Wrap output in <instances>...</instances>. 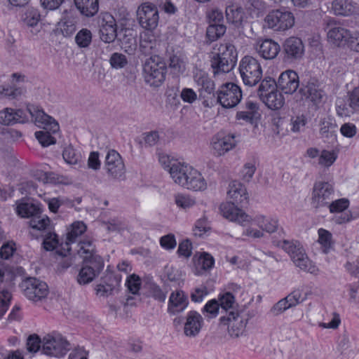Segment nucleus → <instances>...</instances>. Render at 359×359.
I'll return each instance as SVG.
<instances>
[{"label":"nucleus","instance_id":"1","mask_svg":"<svg viewBox=\"0 0 359 359\" xmlns=\"http://www.w3.org/2000/svg\"><path fill=\"white\" fill-rule=\"evenodd\" d=\"M220 211L224 217L242 226H247L252 223L257 225L259 229L249 226L243 232V236L254 239L263 238L264 232L274 233L278 228V219L276 217L262 214L252 217L231 203H222L220 205Z\"/></svg>","mask_w":359,"mask_h":359},{"label":"nucleus","instance_id":"2","mask_svg":"<svg viewBox=\"0 0 359 359\" xmlns=\"http://www.w3.org/2000/svg\"><path fill=\"white\" fill-rule=\"evenodd\" d=\"M172 167L170 176L175 184L194 191L203 190L206 188L204 178L192 166L180 161L175 163Z\"/></svg>","mask_w":359,"mask_h":359},{"label":"nucleus","instance_id":"3","mask_svg":"<svg viewBox=\"0 0 359 359\" xmlns=\"http://www.w3.org/2000/svg\"><path fill=\"white\" fill-rule=\"evenodd\" d=\"M210 60L214 76L229 72L237 61V53L234 46L226 42L217 44L213 49Z\"/></svg>","mask_w":359,"mask_h":359},{"label":"nucleus","instance_id":"4","mask_svg":"<svg viewBox=\"0 0 359 359\" xmlns=\"http://www.w3.org/2000/svg\"><path fill=\"white\" fill-rule=\"evenodd\" d=\"M278 246L290 256L296 266L306 271L313 272L311 262L299 241L283 240L278 242Z\"/></svg>","mask_w":359,"mask_h":359},{"label":"nucleus","instance_id":"5","mask_svg":"<svg viewBox=\"0 0 359 359\" xmlns=\"http://www.w3.org/2000/svg\"><path fill=\"white\" fill-rule=\"evenodd\" d=\"M239 72L245 85L254 86L262 78V69L259 61L249 55L243 57L239 64Z\"/></svg>","mask_w":359,"mask_h":359},{"label":"nucleus","instance_id":"6","mask_svg":"<svg viewBox=\"0 0 359 359\" xmlns=\"http://www.w3.org/2000/svg\"><path fill=\"white\" fill-rule=\"evenodd\" d=\"M144 81L151 86L158 87L165 79L166 67L159 58L150 57L143 67Z\"/></svg>","mask_w":359,"mask_h":359},{"label":"nucleus","instance_id":"7","mask_svg":"<svg viewBox=\"0 0 359 359\" xmlns=\"http://www.w3.org/2000/svg\"><path fill=\"white\" fill-rule=\"evenodd\" d=\"M264 27L274 32H285L294 25V17L292 13L279 9L269 12L264 20Z\"/></svg>","mask_w":359,"mask_h":359},{"label":"nucleus","instance_id":"8","mask_svg":"<svg viewBox=\"0 0 359 359\" xmlns=\"http://www.w3.org/2000/svg\"><path fill=\"white\" fill-rule=\"evenodd\" d=\"M248 320V314L244 311H229L220 318L221 323L228 326L229 334L232 337H238L243 334Z\"/></svg>","mask_w":359,"mask_h":359},{"label":"nucleus","instance_id":"9","mask_svg":"<svg viewBox=\"0 0 359 359\" xmlns=\"http://www.w3.org/2000/svg\"><path fill=\"white\" fill-rule=\"evenodd\" d=\"M216 94L217 102L226 109L233 108L242 99L241 88L233 83L222 85Z\"/></svg>","mask_w":359,"mask_h":359},{"label":"nucleus","instance_id":"10","mask_svg":"<svg viewBox=\"0 0 359 359\" xmlns=\"http://www.w3.org/2000/svg\"><path fill=\"white\" fill-rule=\"evenodd\" d=\"M334 189L333 185L327 182L318 181L313 184L311 204L315 208L326 207L333 200Z\"/></svg>","mask_w":359,"mask_h":359},{"label":"nucleus","instance_id":"11","mask_svg":"<svg viewBox=\"0 0 359 359\" xmlns=\"http://www.w3.org/2000/svg\"><path fill=\"white\" fill-rule=\"evenodd\" d=\"M137 18L143 29L148 31L155 29L159 22L157 7L148 2L142 4L137 10Z\"/></svg>","mask_w":359,"mask_h":359},{"label":"nucleus","instance_id":"12","mask_svg":"<svg viewBox=\"0 0 359 359\" xmlns=\"http://www.w3.org/2000/svg\"><path fill=\"white\" fill-rule=\"evenodd\" d=\"M69 350V344L60 335L48 334L43 338L41 351L43 354L60 358Z\"/></svg>","mask_w":359,"mask_h":359},{"label":"nucleus","instance_id":"13","mask_svg":"<svg viewBox=\"0 0 359 359\" xmlns=\"http://www.w3.org/2000/svg\"><path fill=\"white\" fill-rule=\"evenodd\" d=\"M21 287L24 295L35 302L45 299L49 292L48 285L36 278H27L22 283Z\"/></svg>","mask_w":359,"mask_h":359},{"label":"nucleus","instance_id":"14","mask_svg":"<svg viewBox=\"0 0 359 359\" xmlns=\"http://www.w3.org/2000/svg\"><path fill=\"white\" fill-rule=\"evenodd\" d=\"M104 267L101 257H94L93 259L83 261V264L77 276V282L80 285H86L92 282L97 276Z\"/></svg>","mask_w":359,"mask_h":359},{"label":"nucleus","instance_id":"15","mask_svg":"<svg viewBox=\"0 0 359 359\" xmlns=\"http://www.w3.org/2000/svg\"><path fill=\"white\" fill-rule=\"evenodd\" d=\"M104 169L109 177L113 180L124 177L126 168L121 155L115 150H109L106 156Z\"/></svg>","mask_w":359,"mask_h":359},{"label":"nucleus","instance_id":"16","mask_svg":"<svg viewBox=\"0 0 359 359\" xmlns=\"http://www.w3.org/2000/svg\"><path fill=\"white\" fill-rule=\"evenodd\" d=\"M27 115L32 117L34 123L39 128L57 133L60 130L57 122L46 114L42 109L34 105L28 106L26 110Z\"/></svg>","mask_w":359,"mask_h":359},{"label":"nucleus","instance_id":"17","mask_svg":"<svg viewBox=\"0 0 359 359\" xmlns=\"http://www.w3.org/2000/svg\"><path fill=\"white\" fill-rule=\"evenodd\" d=\"M236 145L233 135H225L218 133L210 140V149L212 153L217 156L224 155L226 152L233 149Z\"/></svg>","mask_w":359,"mask_h":359},{"label":"nucleus","instance_id":"18","mask_svg":"<svg viewBox=\"0 0 359 359\" xmlns=\"http://www.w3.org/2000/svg\"><path fill=\"white\" fill-rule=\"evenodd\" d=\"M100 39L105 43L113 42L116 38V23L109 13L103 14L100 25Z\"/></svg>","mask_w":359,"mask_h":359},{"label":"nucleus","instance_id":"19","mask_svg":"<svg viewBox=\"0 0 359 359\" xmlns=\"http://www.w3.org/2000/svg\"><path fill=\"white\" fill-rule=\"evenodd\" d=\"M189 305V299L184 291L175 290L171 292L168 302V313L175 316L183 312Z\"/></svg>","mask_w":359,"mask_h":359},{"label":"nucleus","instance_id":"20","mask_svg":"<svg viewBox=\"0 0 359 359\" xmlns=\"http://www.w3.org/2000/svg\"><path fill=\"white\" fill-rule=\"evenodd\" d=\"M203 318L202 316L196 311H190L185 317L184 324V333L187 337H196L203 325Z\"/></svg>","mask_w":359,"mask_h":359},{"label":"nucleus","instance_id":"21","mask_svg":"<svg viewBox=\"0 0 359 359\" xmlns=\"http://www.w3.org/2000/svg\"><path fill=\"white\" fill-rule=\"evenodd\" d=\"M276 86L285 94H292L299 86L297 74L292 70H287L280 75Z\"/></svg>","mask_w":359,"mask_h":359},{"label":"nucleus","instance_id":"22","mask_svg":"<svg viewBox=\"0 0 359 359\" xmlns=\"http://www.w3.org/2000/svg\"><path fill=\"white\" fill-rule=\"evenodd\" d=\"M349 206V201L343 198L337 200H332L327 207L331 213H340V215H336L334 221L337 224H343L349 222L351 219V215L349 212H344Z\"/></svg>","mask_w":359,"mask_h":359},{"label":"nucleus","instance_id":"23","mask_svg":"<svg viewBox=\"0 0 359 359\" xmlns=\"http://www.w3.org/2000/svg\"><path fill=\"white\" fill-rule=\"evenodd\" d=\"M255 48L260 57L265 60H272L276 57L280 52L279 44L272 39L258 40Z\"/></svg>","mask_w":359,"mask_h":359},{"label":"nucleus","instance_id":"24","mask_svg":"<svg viewBox=\"0 0 359 359\" xmlns=\"http://www.w3.org/2000/svg\"><path fill=\"white\" fill-rule=\"evenodd\" d=\"M29 120L26 111L6 108L0 111V123L5 126L24 123Z\"/></svg>","mask_w":359,"mask_h":359},{"label":"nucleus","instance_id":"25","mask_svg":"<svg viewBox=\"0 0 359 359\" xmlns=\"http://www.w3.org/2000/svg\"><path fill=\"white\" fill-rule=\"evenodd\" d=\"M228 196L232 201L226 203H231L235 207V203L238 205H246L248 203V194L244 185L241 183L234 181L229 184V189L228 191Z\"/></svg>","mask_w":359,"mask_h":359},{"label":"nucleus","instance_id":"26","mask_svg":"<svg viewBox=\"0 0 359 359\" xmlns=\"http://www.w3.org/2000/svg\"><path fill=\"white\" fill-rule=\"evenodd\" d=\"M283 50L288 59L298 60L303 56L304 46L299 38L292 36L285 40Z\"/></svg>","mask_w":359,"mask_h":359},{"label":"nucleus","instance_id":"27","mask_svg":"<svg viewBox=\"0 0 359 359\" xmlns=\"http://www.w3.org/2000/svg\"><path fill=\"white\" fill-rule=\"evenodd\" d=\"M86 230V226L83 222H75L67 230L66 240L65 242V248L64 250L65 252H60L62 256H66L67 253L71 250L69 245L72 243L77 242L78 238L81 236Z\"/></svg>","mask_w":359,"mask_h":359},{"label":"nucleus","instance_id":"28","mask_svg":"<svg viewBox=\"0 0 359 359\" xmlns=\"http://www.w3.org/2000/svg\"><path fill=\"white\" fill-rule=\"evenodd\" d=\"M327 39L333 44L340 46L344 42L353 43L355 37L352 36L349 30L341 26H334L329 29Z\"/></svg>","mask_w":359,"mask_h":359},{"label":"nucleus","instance_id":"29","mask_svg":"<svg viewBox=\"0 0 359 359\" xmlns=\"http://www.w3.org/2000/svg\"><path fill=\"white\" fill-rule=\"evenodd\" d=\"M300 93L306 99H309L316 104L320 102L324 96L318 81L314 79H310L305 86L301 88Z\"/></svg>","mask_w":359,"mask_h":359},{"label":"nucleus","instance_id":"30","mask_svg":"<svg viewBox=\"0 0 359 359\" xmlns=\"http://www.w3.org/2000/svg\"><path fill=\"white\" fill-rule=\"evenodd\" d=\"M259 97L265 104L271 109H280L285 103V99L282 93L276 88L271 89L266 93H261Z\"/></svg>","mask_w":359,"mask_h":359},{"label":"nucleus","instance_id":"31","mask_svg":"<svg viewBox=\"0 0 359 359\" xmlns=\"http://www.w3.org/2000/svg\"><path fill=\"white\" fill-rule=\"evenodd\" d=\"M75 250L78 255L83 259V261L93 259L94 257H100L95 253V245L93 241L88 238L79 241Z\"/></svg>","mask_w":359,"mask_h":359},{"label":"nucleus","instance_id":"32","mask_svg":"<svg viewBox=\"0 0 359 359\" xmlns=\"http://www.w3.org/2000/svg\"><path fill=\"white\" fill-rule=\"evenodd\" d=\"M355 6L353 0H333L331 8L337 15L348 16L355 12Z\"/></svg>","mask_w":359,"mask_h":359},{"label":"nucleus","instance_id":"33","mask_svg":"<svg viewBox=\"0 0 359 359\" xmlns=\"http://www.w3.org/2000/svg\"><path fill=\"white\" fill-rule=\"evenodd\" d=\"M76 8L86 17L94 16L99 10V0H74Z\"/></svg>","mask_w":359,"mask_h":359},{"label":"nucleus","instance_id":"34","mask_svg":"<svg viewBox=\"0 0 359 359\" xmlns=\"http://www.w3.org/2000/svg\"><path fill=\"white\" fill-rule=\"evenodd\" d=\"M17 214L21 217H33L36 215L41 213L40 208L38 205L20 200L16 202Z\"/></svg>","mask_w":359,"mask_h":359},{"label":"nucleus","instance_id":"35","mask_svg":"<svg viewBox=\"0 0 359 359\" xmlns=\"http://www.w3.org/2000/svg\"><path fill=\"white\" fill-rule=\"evenodd\" d=\"M225 13L227 21L236 27L241 25L245 18V12L243 8L236 4L227 6Z\"/></svg>","mask_w":359,"mask_h":359},{"label":"nucleus","instance_id":"36","mask_svg":"<svg viewBox=\"0 0 359 359\" xmlns=\"http://www.w3.org/2000/svg\"><path fill=\"white\" fill-rule=\"evenodd\" d=\"M245 111L237 112L236 118L237 119L251 121L258 114L259 104L257 102L248 99L245 102Z\"/></svg>","mask_w":359,"mask_h":359},{"label":"nucleus","instance_id":"37","mask_svg":"<svg viewBox=\"0 0 359 359\" xmlns=\"http://www.w3.org/2000/svg\"><path fill=\"white\" fill-rule=\"evenodd\" d=\"M187 62L186 56L177 52L170 57L169 67L174 74H180L184 72Z\"/></svg>","mask_w":359,"mask_h":359},{"label":"nucleus","instance_id":"38","mask_svg":"<svg viewBox=\"0 0 359 359\" xmlns=\"http://www.w3.org/2000/svg\"><path fill=\"white\" fill-rule=\"evenodd\" d=\"M194 81L208 93H211L215 88L214 82L209 78L208 74L202 70H197L194 76Z\"/></svg>","mask_w":359,"mask_h":359},{"label":"nucleus","instance_id":"39","mask_svg":"<svg viewBox=\"0 0 359 359\" xmlns=\"http://www.w3.org/2000/svg\"><path fill=\"white\" fill-rule=\"evenodd\" d=\"M193 260L196 266L200 267L201 269L206 271L212 268L215 264L213 257L208 252H201L196 254Z\"/></svg>","mask_w":359,"mask_h":359},{"label":"nucleus","instance_id":"40","mask_svg":"<svg viewBox=\"0 0 359 359\" xmlns=\"http://www.w3.org/2000/svg\"><path fill=\"white\" fill-rule=\"evenodd\" d=\"M318 242L320 245L323 252L328 253L330 249L333 248L334 243L332 233L329 231L320 228L318 231Z\"/></svg>","mask_w":359,"mask_h":359},{"label":"nucleus","instance_id":"41","mask_svg":"<svg viewBox=\"0 0 359 359\" xmlns=\"http://www.w3.org/2000/svg\"><path fill=\"white\" fill-rule=\"evenodd\" d=\"M174 201L175 205L182 210L189 209L194 207L196 203V199L194 197L182 193L175 194Z\"/></svg>","mask_w":359,"mask_h":359},{"label":"nucleus","instance_id":"42","mask_svg":"<svg viewBox=\"0 0 359 359\" xmlns=\"http://www.w3.org/2000/svg\"><path fill=\"white\" fill-rule=\"evenodd\" d=\"M336 128V123L332 119L325 118L320 121V134L323 138H332L335 135Z\"/></svg>","mask_w":359,"mask_h":359},{"label":"nucleus","instance_id":"43","mask_svg":"<svg viewBox=\"0 0 359 359\" xmlns=\"http://www.w3.org/2000/svg\"><path fill=\"white\" fill-rule=\"evenodd\" d=\"M226 29L223 24H210L206 30L207 38L210 41H215L224 34Z\"/></svg>","mask_w":359,"mask_h":359},{"label":"nucleus","instance_id":"44","mask_svg":"<svg viewBox=\"0 0 359 359\" xmlns=\"http://www.w3.org/2000/svg\"><path fill=\"white\" fill-rule=\"evenodd\" d=\"M62 157L67 163L76 165L80 161L81 156L72 145H68L63 150Z\"/></svg>","mask_w":359,"mask_h":359},{"label":"nucleus","instance_id":"45","mask_svg":"<svg viewBox=\"0 0 359 359\" xmlns=\"http://www.w3.org/2000/svg\"><path fill=\"white\" fill-rule=\"evenodd\" d=\"M55 133L51 130L43 129V130L36 132L35 137L39 143L45 147L55 144L56 140L52 136V134Z\"/></svg>","mask_w":359,"mask_h":359},{"label":"nucleus","instance_id":"46","mask_svg":"<svg viewBox=\"0 0 359 359\" xmlns=\"http://www.w3.org/2000/svg\"><path fill=\"white\" fill-rule=\"evenodd\" d=\"M337 154L334 151L323 150L318 158V164L329 168L337 160Z\"/></svg>","mask_w":359,"mask_h":359},{"label":"nucleus","instance_id":"47","mask_svg":"<svg viewBox=\"0 0 359 359\" xmlns=\"http://www.w3.org/2000/svg\"><path fill=\"white\" fill-rule=\"evenodd\" d=\"M218 302L219 306L226 311L227 313L229 310L235 311L234 309L236 306V303L234 297L231 292H226L221 295Z\"/></svg>","mask_w":359,"mask_h":359},{"label":"nucleus","instance_id":"48","mask_svg":"<svg viewBox=\"0 0 359 359\" xmlns=\"http://www.w3.org/2000/svg\"><path fill=\"white\" fill-rule=\"evenodd\" d=\"M75 41L80 48L89 46L92 41V33L88 29H81L76 35Z\"/></svg>","mask_w":359,"mask_h":359},{"label":"nucleus","instance_id":"49","mask_svg":"<svg viewBox=\"0 0 359 359\" xmlns=\"http://www.w3.org/2000/svg\"><path fill=\"white\" fill-rule=\"evenodd\" d=\"M50 221L47 216L36 215L29 221V226L39 231L44 230L49 226Z\"/></svg>","mask_w":359,"mask_h":359},{"label":"nucleus","instance_id":"50","mask_svg":"<svg viewBox=\"0 0 359 359\" xmlns=\"http://www.w3.org/2000/svg\"><path fill=\"white\" fill-rule=\"evenodd\" d=\"M39 20L40 14L39 11L35 8H28L24 14L23 21L27 26H36Z\"/></svg>","mask_w":359,"mask_h":359},{"label":"nucleus","instance_id":"51","mask_svg":"<svg viewBox=\"0 0 359 359\" xmlns=\"http://www.w3.org/2000/svg\"><path fill=\"white\" fill-rule=\"evenodd\" d=\"M158 161L163 168L166 170L170 175L173 168L172 165L174 166L175 163L180 162L177 159L171 158L170 156L164 153H160L158 154Z\"/></svg>","mask_w":359,"mask_h":359},{"label":"nucleus","instance_id":"52","mask_svg":"<svg viewBox=\"0 0 359 359\" xmlns=\"http://www.w3.org/2000/svg\"><path fill=\"white\" fill-rule=\"evenodd\" d=\"M109 62L113 68L121 69L127 65L128 60L124 55L119 53H114L111 55Z\"/></svg>","mask_w":359,"mask_h":359},{"label":"nucleus","instance_id":"53","mask_svg":"<svg viewBox=\"0 0 359 359\" xmlns=\"http://www.w3.org/2000/svg\"><path fill=\"white\" fill-rule=\"evenodd\" d=\"M336 111L337 114L341 117L350 116L351 114L355 111L348 105L341 100H338L336 103Z\"/></svg>","mask_w":359,"mask_h":359},{"label":"nucleus","instance_id":"54","mask_svg":"<svg viewBox=\"0 0 359 359\" xmlns=\"http://www.w3.org/2000/svg\"><path fill=\"white\" fill-rule=\"evenodd\" d=\"M207 18L210 25L222 24L224 20L223 12L217 8H213L207 13Z\"/></svg>","mask_w":359,"mask_h":359},{"label":"nucleus","instance_id":"55","mask_svg":"<svg viewBox=\"0 0 359 359\" xmlns=\"http://www.w3.org/2000/svg\"><path fill=\"white\" fill-rule=\"evenodd\" d=\"M126 284L129 291L131 293L135 294L139 292L140 289L141 280L139 276H136L135 274H133L127 278Z\"/></svg>","mask_w":359,"mask_h":359},{"label":"nucleus","instance_id":"56","mask_svg":"<svg viewBox=\"0 0 359 359\" xmlns=\"http://www.w3.org/2000/svg\"><path fill=\"white\" fill-rule=\"evenodd\" d=\"M15 244L13 241L4 243L0 248V257L4 259H10L15 251Z\"/></svg>","mask_w":359,"mask_h":359},{"label":"nucleus","instance_id":"57","mask_svg":"<svg viewBox=\"0 0 359 359\" xmlns=\"http://www.w3.org/2000/svg\"><path fill=\"white\" fill-rule=\"evenodd\" d=\"M61 32L65 36H71L76 30V25L73 20L67 19L59 23Z\"/></svg>","mask_w":359,"mask_h":359},{"label":"nucleus","instance_id":"58","mask_svg":"<svg viewBox=\"0 0 359 359\" xmlns=\"http://www.w3.org/2000/svg\"><path fill=\"white\" fill-rule=\"evenodd\" d=\"M219 307L218 301L212 299L206 303L203 311L206 312L209 318H215L218 314Z\"/></svg>","mask_w":359,"mask_h":359},{"label":"nucleus","instance_id":"59","mask_svg":"<svg viewBox=\"0 0 359 359\" xmlns=\"http://www.w3.org/2000/svg\"><path fill=\"white\" fill-rule=\"evenodd\" d=\"M59 243L57 236L54 233H48L43 240V247L46 250L55 249Z\"/></svg>","mask_w":359,"mask_h":359},{"label":"nucleus","instance_id":"60","mask_svg":"<svg viewBox=\"0 0 359 359\" xmlns=\"http://www.w3.org/2000/svg\"><path fill=\"white\" fill-rule=\"evenodd\" d=\"M42 343L36 334L30 335L27 340V349L29 352L36 353L40 348V344Z\"/></svg>","mask_w":359,"mask_h":359},{"label":"nucleus","instance_id":"61","mask_svg":"<svg viewBox=\"0 0 359 359\" xmlns=\"http://www.w3.org/2000/svg\"><path fill=\"white\" fill-rule=\"evenodd\" d=\"M11 299V294L8 290H4L0 292V318L6 311Z\"/></svg>","mask_w":359,"mask_h":359},{"label":"nucleus","instance_id":"62","mask_svg":"<svg viewBox=\"0 0 359 359\" xmlns=\"http://www.w3.org/2000/svg\"><path fill=\"white\" fill-rule=\"evenodd\" d=\"M292 307L286 297L278 301L271 309V313L274 316H278L285 310Z\"/></svg>","mask_w":359,"mask_h":359},{"label":"nucleus","instance_id":"63","mask_svg":"<svg viewBox=\"0 0 359 359\" xmlns=\"http://www.w3.org/2000/svg\"><path fill=\"white\" fill-rule=\"evenodd\" d=\"M114 290V287L109 284H98L95 287L96 294L102 297L111 295Z\"/></svg>","mask_w":359,"mask_h":359},{"label":"nucleus","instance_id":"64","mask_svg":"<svg viewBox=\"0 0 359 359\" xmlns=\"http://www.w3.org/2000/svg\"><path fill=\"white\" fill-rule=\"evenodd\" d=\"M350 107L355 112H359V86L355 88L348 95Z\"/></svg>","mask_w":359,"mask_h":359}]
</instances>
